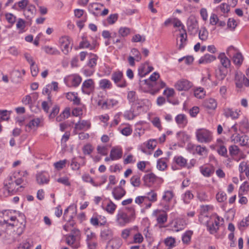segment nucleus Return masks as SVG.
I'll list each match as a JSON object with an SVG mask.
<instances>
[{"label": "nucleus", "mask_w": 249, "mask_h": 249, "mask_svg": "<svg viewBox=\"0 0 249 249\" xmlns=\"http://www.w3.org/2000/svg\"><path fill=\"white\" fill-rule=\"evenodd\" d=\"M135 217V209L130 207L119 210L116 216V221L119 226L124 227L134 220Z\"/></svg>", "instance_id": "nucleus-1"}, {"label": "nucleus", "mask_w": 249, "mask_h": 249, "mask_svg": "<svg viewBox=\"0 0 249 249\" xmlns=\"http://www.w3.org/2000/svg\"><path fill=\"white\" fill-rule=\"evenodd\" d=\"M23 179L21 178H17L15 173L9 175L5 179L4 184L7 186L12 194H15L18 191V187L23 182Z\"/></svg>", "instance_id": "nucleus-2"}, {"label": "nucleus", "mask_w": 249, "mask_h": 249, "mask_svg": "<svg viewBox=\"0 0 249 249\" xmlns=\"http://www.w3.org/2000/svg\"><path fill=\"white\" fill-rule=\"evenodd\" d=\"M142 180L144 185L148 187L160 186L163 182L161 178L156 176L153 173L144 175L142 177Z\"/></svg>", "instance_id": "nucleus-3"}, {"label": "nucleus", "mask_w": 249, "mask_h": 249, "mask_svg": "<svg viewBox=\"0 0 249 249\" xmlns=\"http://www.w3.org/2000/svg\"><path fill=\"white\" fill-rule=\"evenodd\" d=\"M174 196L172 191L166 190L164 191L159 206L163 209V212L169 211L171 208V202Z\"/></svg>", "instance_id": "nucleus-4"}, {"label": "nucleus", "mask_w": 249, "mask_h": 249, "mask_svg": "<svg viewBox=\"0 0 249 249\" xmlns=\"http://www.w3.org/2000/svg\"><path fill=\"white\" fill-rule=\"evenodd\" d=\"M196 136L197 141L200 143H210L212 141L213 138L212 133L204 128L196 130Z\"/></svg>", "instance_id": "nucleus-5"}, {"label": "nucleus", "mask_w": 249, "mask_h": 249, "mask_svg": "<svg viewBox=\"0 0 249 249\" xmlns=\"http://www.w3.org/2000/svg\"><path fill=\"white\" fill-rule=\"evenodd\" d=\"M223 218L217 215L211 216L207 222V229L211 234H214L218 231L220 227V221H222Z\"/></svg>", "instance_id": "nucleus-6"}, {"label": "nucleus", "mask_w": 249, "mask_h": 249, "mask_svg": "<svg viewBox=\"0 0 249 249\" xmlns=\"http://www.w3.org/2000/svg\"><path fill=\"white\" fill-rule=\"evenodd\" d=\"M73 234L71 233L66 235V242L72 248L77 249L80 247L79 239L80 231L78 230L73 231Z\"/></svg>", "instance_id": "nucleus-7"}, {"label": "nucleus", "mask_w": 249, "mask_h": 249, "mask_svg": "<svg viewBox=\"0 0 249 249\" xmlns=\"http://www.w3.org/2000/svg\"><path fill=\"white\" fill-rule=\"evenodd\" d=\"M111 79L116 86L119 88H124L127 86V83L122 71L118 70L114 71L111 75Z\"/></svg>", "instance_id": "nucleus-8"}, {"label": "nucleus", "mask_w": 249, "mask_h": 249, "mask_svg": "<svg viewBox=\"0 0 249 249\" xmlns=\"http://www.w3.org/2000/svg\"><path fill=\"white\" fill-rule=\"evenodd\" d=\"M59 46L61 51L65 54H67L71 51L72 44L71 43V40L68 36H63L59 38Z\"/></svg>", "instance_id": "nucleus-9"}, {"label": "nucleus", "mask_w": 249, "mask_h": 249, "mask_svg": "<svg viewBox=\"0 0 249 249\" xmlns=\"http://www.w3.org/2000/svg\"><path fill=\"white\" fill-rule=\"evenodd\" d=\"M187 150L193 154H198L200 156H206L208 154V150L205 146L200 145H196L189 143L187 145Z\"/></svg>", "instance_id": "nucleus-10"}, {"label": "nucleus", "mask_w": 249, "mask_h": 249, "mask_svg": "<svg viewBox=\"0 0 249 249\" xmlns=\"http://www.w3.org/2000/svg\"><path fill=\"white\" fill-rule=\"evenodd\" d=\"M145 84L149 86L151 89L149 90V92L152 95H155L157 93L160 89L166 86V84L163 81L160 80L156 81L153 83H149L148 80L145 79L143 80Z\"/></svg>", "instance_id": "nucleus-11"}, {"label": "nucleus", "mask_w": 249, "mask_h": 249, "mask_svg": "<svg viewBox=\"0 0 249 249\" xmlns=\"http://www.w3.org/2000/svg\"><path fill=\"white\" fill-rule=\"evenodd\" d=\"M95 88L94 82L92 79L85 80L82 83L81 90L84 94L89 95L92 93Z\"/></svg>", "instance_id": "nucleus-12"}, {"label": "nucleus", "mask_w": 249, "mask_h": 249, "mask_svg": "<svg viewBox=\"0 0 249 249\" xmlns=\"http://www.w3.org/2000/svg\"><path fill=\"white\" fill-rule=\"evenodd\" d=\"M127 99L131 106L138 105L137 108H141L142 107V101L139 99L137 94L134 91H129L127 93Z\"/></svg>", "instance_id": "nucleus-13"}, {"label": "nucleus", "mask_w": 249, "mask_h": 249, "mask_svg": "<svg viewBox=\"0 0 249 249\" xmlns=\"http://www.w3.org/2000/svg\"><path fill=\"white\" fill-rule=\"evenodd\" d=\"M41 120L39 118H35L31 120L25 124V131L30 132L31 130L36 131L41 125Z\"/></svg>", "instance_id": "nucleus-14"}, {"label": "nucleus", "mask_w": 249, "mask_h": 249, "mask_svg": "<svg viewBox=\"0 0 249 249\" xmlns=\"http://www.w3.org/2000/svg\"><path fill=\"white\" fill-rule=\"evenodd\" d=\"M188 32L191 34L195 35L198 29V22L195 17H190L187 22Z\"/></svg>", "instance_id": "nucleus-15"}, {"label": "nucleus", "mask_w": 249, "mask_h": 249, "mask_svg": "<svg viewBox=\"0 0 249 249\" xmlns=\"http://www.w3.org/2000/svg\"><path fill=\"white\" fill-rule=\"evenodd\" d=\"M192 86V83L185 79L178 80L175 84V87L179 91L188 90L191 88Z\"/></svg>", "instance_id": "nucleus-16"}, {"label": "nucleus", "mask_w": 249, "mask_h": 249, "mask_svg": "<svg viewBox=\"0 0 249 249\" xmlns=\"http://www.w3.org/2000/svg\"><path fill=\"white\" fill-rule=\"evenodd\" d=\"M239 110H233L232 108L225 107L223 109V115L226 118H231L232 120H235L239 118Z\"/></svg>", "instance_id": "nucleus-17"}, {"label": "nucleus", "mask_w": 249, "mask_h": 249, "mask_svg": "<svg viewBox=\"0 0 249 249\" xmlns=\"http://www.w3.org/2000/svg\"><path fill=\"white\" fill-rule=\"evenodd\" d=\"M25 225L20 224V226L16 224L14 227H11L14 229L12 233H9L11 236V239L13 240H17L23 233Z\"/></svg>", "instance_id": "nucleus-18"}, {"label": "nucleus", "mask_w": 249, "mask_h": 249, "mask_svg": "<svg viewBox=\"0 0 249 249\" xmlns=\"http://www.w3.org/2000/svg\"><path fill=\"white\" fill-rule=\"evenodd\" d=\"M36 181L39 185L47 184L50 181L49 174L45 171L38 172L36 175Z\"/></svg>", "instance_id": "nucleus-19"}, {"label": "nucleus", "mask_w": 249, "mask_h": 249, "mask_svg": "<svg viewBox=\"0 0 249 249\" xmlns=\"http://www.w3.org/2000/svg\"><path fill=\"white\" fill-rule=\"evenodd\" d=\"M138 230L137 226L124 229L122 231L121 236L125 241H127L129 237L133 235L134 231H137Z\"/></svg>", "instance_id": "nucleus-20"}, {"label": "nucleus", "mask_w": 249, "mask_h": 249, "mask_svg": "<svg viewBox=\"0 0 249 249\" xmlns=\"http://www.w3.org/2000/svg\"><path fill=\"white\" fill-rule=\"evenodd\" d=\"M102 36L104 38H111L112 39V42L114 44H116L119 43H121L122 44L124 43V40L122 39H120V38H118L116 39H115V37L117 36V33L113 32V33L111 34L107 30H104L102 32Z\"/></svg>", "instance_id": "nucleus-21"}, {"label": "nucleus", "mask_w": 249, "mask_h": 249, "mask_svg": "<svg viewBox=\"0 0 249 249\" xmlns=\"http://www.w3.org/2000/svg\"><path fill=\"white\" fill-rule=\"evenodd\" d=\"M201 174L205 177H211L214 172V168L210 165H204L199 167Z\"/></svg>", "instance_id": "nucleus-22"}, {"label": "nucleus", "mask_w": 249, "mask_h": 249, "mask_svg": "<svg viewBox=\"0 0 249 249\" xmlns=\"http://www.w3.org/2000/svg\"><path fill=\"white\" fill-rule=\"evenodd\" d=\"M122 245V241L119 238H114L108 241L106 249H119Z\"/></svg>", "instance_id": "nucleus-23"}, {"label": "nucleus", "mask_w": 249, "mask_h": 249, "mask_svg": "<svg viewBox=\"0 0 249 249\" xmlns=\"http://www.w3.org/2000/svg\"><path fill=\"white\" fill-rule=\"evenodd\" d=\"M123 154L122 149L119 147H113L111 149L110 153L111 160H115L120 159Z\"/></svg>", "instance_id": "nucleus-24"}, {"label": "nucleus", "mask_w": 249, "mask_h": 249, "mask_svg": "<svg viewBox=\"0 0 249 249\" xmlns=\"http://www.w3.org/2000/svg\"><path fill=\"white\" fill-rule=\"evenodd\" d=\"M175 121L180 128H184L188 123L186 116L184 114H179L175 117Z\"/></svg>", "instance_id": "nucleus-25"}, {"label": "nucleus", "mask_w": 249, "mask_h": 249, "mask_svg": "<svg viewBox=\"0 0 249 249\" xmlns=\"http://www.w3.org/2000/svg\"><path fill=\"white\" fill-rule=\"evenodd\" d=\"M91 124L89 121L81 120L78 121L75 124L74 128L76 130H87L90 128Z\"/></svg>", "instance_id": "nucleus-26"}, {"label": "nucleus", "mask_w": 249, "mask_h": 249, "mask_svg": "<svg viewBox=\"0 0 249 249\" xmlns=\"http://www.w3.org/2000/svg\"><path fill=\"white\" fill-rule=\"evenodd\" d=\"M125 191L121 187H115L113 189L112 194L115 199L120 200L125 195Z\"/></svg>", "instance_id": "nucleus-27"}, {"label": "nucleus", "mask_w": 249, "mask_h": 249, "mask_svg": "<svg viewBox=\"0 0 249 249\" xmlns=\"http://www.w3.org/2000/svg\"><path fill=\"white\" fill-rule=\"evenodd\" d=\"M96 44V41L90 44L86 37H83L82 40L79 43V48L80 49L89 48L90 50H93L95 48Z\"/></svg>", "instance_id": "nucleus-28"}, {"label": "nucleus", "mask_w": 249, "mask_h": 249, "mask_svg": "<svg viewBox=\"0 0 249 249\" xmlns=\"http://www.w3.org/2000/svg\"><path fill=\"white\" fill-rule=\"evenodd\" d=\"M167 154L168 156L167 157L160 158L157 160V167L159 170L164 171L166 169L167 167V162L169 160L170 153L168 152Z\"/></svg>", "instance_id": "nucleus-29"}, {"label": "nucleus", "mask_w": 249, "mask_h": 249, "mask_svg": "<svg viewBox=\"0 0 249 249\" xmlns=\"http://www.w3.org/2000/svg\"><path fill=\"white\" fill-rule=\"evenodd\" d=\"M217 58L220 60V64L224 68L227 69L230 67L231 64V61L226 56L224 53H220Z\"/></svg>", "instance_id": "nucleus-30"}, {"label": "nucleus", "mask_w": 249, "mask_h": 249, "mask_svg": "<svg viewBox=\"0 0 249 249\" xmlns=\"http://www.w3.org/2000/svg\"><path fill=\"white\" fill-rule=\"evenodd\" d=\"M239 173L245 174L247 177L249 176V162L247 161H241L238 166Z\"/></svg>", "instance_id": "nucleus-31"}, {"label": "nucleus", "mask_w": 249, "mask_h": 249, "mask_svg": "<svg viewBox=\"0 0 249 249\" xmlns=\"http://www.w3.org/2000/svg\"><path fill=\"white\" fill-rule=\"evenodd\" d=\"M186 225V222L183 219H177L173 224V230L179 231L183 230Z\"/></svg>", "instance_id": "nucleus-32"}, {"label": "nucleus", "mask_w": 249, "mask_h": 249, "mask_svg": "<svg viewBox=\"0 0 249 249\" xmlns=\"http://www.w3.org/2000/svg\"><path fill=\"white\" fill-rule=\"evenodd\" d=\"M177 138L179 142L181 144H184L186 142H188L190 139V136L186 132L179 131L176 134Z\"/></svg>", "instance_id": "nucleus-33"}, {"label": "nucleus", "mask_w": 249, "mask_h": 249, "mask_svg": "<svg viewBox=\"0 0 249 249\" xmlns=\"http://www.w3.org/2000/svg\"><path fill=\"white\" fill-rule=\"evenodd\" d=\"M173 162L180 168H185L187 166V160L181 156H176L173 159Z\"/></svg>", "instance_id": "nucleus-34"}, {"label": "nucleus", "mask_w": 249, "mask_h": 249, "mask_svg": "<svg viewBox=\"0 0 249 249\" xmlns=\"http://www.w3.org/2000/svg\"><path fill=\"white\" fill-rule=\"evenodd\" d=\"M239 130L243 133L249 132V122L246 118H243L239 123Z\"/></svg>", "instance_id": "nucleus-35"}, {"label": "nucleus", "mask_w": 249, "mask_h": 249, "mask_svg": "<svg viewBox=\"0 0 249 249\" xmlns=\"http://www.w3.org/2000/svg\"><path fill=\"white\" fill-rule=\"evenodd\" d=\"M216 59V58L214 55L206 53L200 58L198 60V63L199 64H204L210 63L215 60Z\"/></svg>", "instance_id": "nucleus-36"}, {"label": "nucleus", "mask_w": 249, "mask_h": 249, "mask_svg": "<svg viewBox=\"0 0 249 249\" xmlns=\"http://www.w3.org/2000/svg\"><path fill=\"white\" fill-rule=\"evenodd\" d=\"M100 236L104 240L109 239L113 236V231L108 227H105L101 231Z\"/></svg>", "instance_id": "nucleus-37"}, {"label": "nucleus", "mask_w": 249, "mask_h": 249, "mask_svg": "<svg viewBox=\"0 0 249 249\" xmlns=\"http://www.w3.org/2000/svg\"><path fill=\"white\" fill-rule=\"evenodd\" d=\"M66 98L68 100L72 101L74 105H79L80 104L81 100L78 97L77 93L68 92L66 94Z\"/></svg>", "instance_id": "nucleus-38"}, {"label": "nucleus", "mask_w": 249, "mask_h": 249, "mask_svg": "<svg viewBox=\"0 0 249 249\" xmlns=\"http://www.w3.org/2000/svg\"><path fill=\"white\" fill-rule=\"evenodd\" d=\"M101 215H98L96 214H94L90 219V224L94 226H97L99 225L101 226L104 225L107 222L106 220L104 217L103 221L102 222H99V219L101 218Z\"/></svg>", "instance_id": "nucleus-39"}, {"label": "nucleus", "mask_w": 249, "mask_h": 249, "mask_svg": "<svg viewBox=\"0 0 249 249\" xmlns=\"http://www.w3.org/2000/svg\"><path fill=\"white\" fill-rule=\"evenodd\" d=\"M35 12V6L33 5H29L24 10V15L27 18L30 19L34 17Z\"/></svg>", "instance_id": "nucleus-40"}, {"label": "nucleus", "mask_w": 249, "mask_h": 249, "mask_svg": "<svg viewBox=\"0 0 249 249\" xmlns=\"http://www.w3.org/2000/svg\"><path fill=\"white\" fill-rule=\"evenodd\" d=\"M98 58V56L96 54L90 53L86 65L90 67L91 68L95 70V69L97 65V61Z\"/></svg>", "instance_id": "nucleus-41"}, {"label": "nucleus", "mask_w": 249, "mask_h": 249, "mask_svg": "<svg viewBox=\"0 0 249 249\" xmlns=\"http://www.w3.org/2000/svg\"><path fill=\"white\" fill-rule=\"evenodd\" d=\"M68 80L71 82V85L73 87H78L82 81V78L78 75L74 74L70 76Z\"/></svg>", "instance_id": "nucleus-42"}, {"label": "nucleus", "mask_w": 249, "mask_h": 249, "mask_svg": "<svg viewBox=\"0 0 249 249\" xmlns=\"http://www.w3.org/2000/svg\"><path fill=\"white\" fill-rule=\"evenodd\" d=\"M42 50L48 54L50 55H59L60 53V51L55 47L45 46L42 48Z\"/></svg>", "instance_id": "nucleus-43"}, {"label": "nucleus", "mask_w": 249, "mask_h": 249, "mask_svg": "<svg viewBox=\"0 0 249 249\" xmlns=\"http://www.w3.org/2000/svg\"><path fill=\"white\" fill-rule=\"evenodd\" d=\"M229 151L230 156L232 158V160H236L237 161H238L239 159L236 160L234 158V157L236 156H237L239 152H240V149L238 146L236 145H231L229 147Z\"/></svg>", "instance_id": "nucleus-44"}, {"label": "nucleus", "mask_w": 249, "mask_h": 249, "mask_svg": "<svg viewBox=\"0 0 249 249\" xmlns=\"http://www.w3.org/2000/svg\"><path fill=\"white\" fill-rule=\"evenodd\" d=\"M194 198V195L190 190L186 191L181 196V198L185 204H189Z\"/></svg>", "instance_id": "nucleus-45"}, {"label": "nucleus", "mask_w": 249, "mask_h": 249, "mask_svg": "<svg viewBox=\"0 0 249 249\" xmlns=\"http://www.w3.org/2000/svg\"><path fill=\"white\" fill-rule=\"evenodd\" d=\"M204 106L208 109H215L217 107V102L215 99L209 98L205 100Z\"/></svg>", "instance_id": "nucleus-46"}, {"label": "nucleus", "mask_w": 249, "mask_h": 249, "mask_svg": "<svg viewBox=\"0 0 249 249\" xmlns=\"http://www.w3.org/2000/svg\"><path fill=\"white\" fill-rule=\"evenodd\" d=\"M99 87L103 89H111L112 87L111 82L107 79H103L99 82Z\"/></svg>", "instance_id": "nucleus-47"}, {"label": "nucleus", "mask_w": 249, "mask_h": 249, "mask_svg": "<svg viewBox=\"0 0 249 249\" xmlns=\"http://www.w3.org/2000/svg\"><path fill=\"white\" fill-rule=\"evenodd\" d=\"M164 243L167 249H172L176 246V239L172 236L167 237L164 240Z\"/></svg>", "instance_id": "nucleus-48"}, {"label": "nucleus", "mask_w": 249, "mask_h": 249, "mask_svg": "<svg viewBox=\"0 0 249 249\" xmlns=\"http://www.w3.org/2000/svg\"><path fill=\"white\" fill-rule=\"evenodd\" d=\"M249 190V185L247 181H244L240 186L238 191V196L247 194Z\"/></svg>", "instance_id": "nucleus-49"}, {"label": "nucleus", "mask_w": 249, "mask_h": 249, "mask_svg": "<svg viewBox=\"0 0 249 249\" xmlns=\"http://www.w3.org/2000/svg\"><path fill=\"white\" fill-rule=\"evenodd\" d=\"M130 183L135 187H139L141 183L140 175L136 174L133 175L130 178Z\"/></svg>", "instance_id": "nucleus-50"}, {"label": "nucleus", "mask_w": 249, "mask_h": 249, "mask_svg": "<svg viewBox=\"0 0 249 249\" xmlns=\"http://www.w3.org/2000/svg\"><path fill=\"white\" fill-rule=\"evenodd\" d=\"M146 199L151 202H155L157 200V193L154 190H151L147 193L145 196Z\"/></svg>", "instance_id": "nucleus-51"}, {"label": "nucleus", "mask_w": 249, "mask_h": 249, "mask_svg": "<svg viewBox=\"0 0 249 249\" xmlns=\"http://www.w3.org/2000/svg\"><path fill=\"white\" fill-rule=\"evenodd\" d=\"M130 33V29L126 27H121L118 30V38L125 37Z\"/></svg>", "instance_id": "nucleus-52"}, {"label": "nucleus", "mask_w": 249, "mask_h": 249, "mask_svg": "<svg viewBox=\"0 0 249 249\" xmlns=\"http://www.w3.org/2000/svg\"><path fill=\"white\" fill-rule=\"evenodd\" d=\"M133 241L131 242L132 243H138L140 244L142 242L143 240V237L142 234L137 231H134L133 234Z\"/></svg>", "instance_id": "nucleus-53"}, {"label": "nucleus", "mask_w": 249, "mask_h": 249, "mask_svg": "<svg viewBox=\"0 0 249 249\" xmlns=\"http://www.w3.org/2000/svg\"><path fill=\"white\" fill-rule=\"evenodd\" d=\"M243 61V57L240 53H236L233 55V62L236 65L240 66Z\"/></svg>", "instance_id": "nucleus-54"}, {"label": "nucleus", "mask_w": 249, "mask_h": 249, "mask_svg": "<svg viewBox=\"0 0 249 249\" xmlns=\"http://www.w3.org/2000/svg\"><path fill=\"white\" fill-rule=\"evenodd\" d=\"M72 211L74 212L75 211L74 208L72 206H70L67 209L64 210V215H63V219L67 221L70 222L71 220L73 218V215H68V213L69 211Z\"/></svg>", "instance_id": "nucleus-55"}, {"label": "nucleus", "mask_w": 249, "mask_h": 249, "mask_svg": "<svg viewBox=\"0 0 249 249\" xmlns=\"http://www.w3.org/2000/svg\"><path fill=\"white\" fill-rule=\"evenodd\" d=\"M249 226V216L246 217L237 224L240 231H243L244 228Z\"/></svg>", "instance_id": "nucleus-56"}, {"label": "nucleus", "mask_w": 249, "mask_h": 249, "mask_svg": "<svg viewBox=\"0 0 249 249\" xmlns=\"http://www.w3.org/2000/svg\"><path fill=\"white\" fill-rule=\"evenodd\" d=\"M193 232L192 231H187L182 234V241L183 243H188L191 239Z\"/></svg>", "instance_id": "nucleus-57"}, {"label": "nucleus", "mask_w": 249, "mask_h": 249, "mask_svg": "<svg viewBox=\"0 0 249 249\" xmlns=\"http://www.w3.org/2000/svg\"><path fill=\"white\" fill-rule=\"evenodd\" d=\"M117 206L111 200H109L107 204L105 210L110 214H113Z\"/></svg>", "instance_id": "nucleus-58"}, {"label": "nucleus", "mask_w": 249, "mask_h": 249, "mask_svg": "<svg viewBox=\"0 0 249 249\" xmlns=\"http://www.w3.org/2000/svg\"><path fill=\"white\" fill-rule=\"evenodd\" d=\"M95 71V70L86 65L81 70L82 72L86 76H90L94 73Z\"/></svg>", "instance_id": "nucleus-59"}, {"label": "nucleus", "mask_w": 249, "mask_h": 249, "mask_svg": "<svg viewBox=\"0 0 249 249\" xmlns=\"http://www.w3.org/2000/svg\"><path fill=\"white\" fill-rule=\"evenodd\" d=\"M136 116L137 115L134 113V110L132 108L129 110L125 111L124 114V119L128 120L134 119Z\"/></svg>", "instance_id": "nucleus-60"}, {"label": "nucleus", "mask_w": 249, "mask_h": 249, "mask_svg": "<svg viewBox=\"0 0 249 249\" xmlns=\"http://www.w3.org/2000/svg\"><path fill=\"white\" fill-rule=\"evenodd\" d=\"M194 95L198 99L203 98L205 95V91L202 88H198L194 91Z\"/></svg>", "instance_id": "nucleus-61"}, {"label": "nucleus", "mask_w": 249, "mask_h": 249, "mask_svg": "<svg viewBox=\"0 0 249 249\" xmlns=\"http://www.w3.org/2000/svg\"><path fill=\"white\" fill-rule=\"evenodd\" d=\"M197 198L201 202H207L209 200V197L204 191H200L197 193Z\"/></svg>", "instance_id": "nucleus-62"}, {"label": "nucleus", "mask_w": 249, "mask_h": 249, "mask_svg": "<svg viewBox=\"0 0 249 249\" xmlns=\"http://www.w3.org/2000/svg\"><path fill=\"white\" fill-rule=\"evenodd\" d=\"M16 216H11L10 219L4 220V222L5 224H6L7 227H14L16 224H18V222L16 221Z\"/></svg>", "instance_id": "nucleus-63"}, {"label": "nucleus", "mask_w": 249, "mask_h": 249, "mask_svg": "<svg viewBox=\"0 0 249 249\" xmlns=\"http://www.w3.org/2000/svg\"><path fill=\"white\" fill-rule=\"evenodd\" d=\"M208 36V32L205 28H202L199 32V38L200 39L205 41Z\"/></svg>", "instance_id": "nucleus-64"}]
</instances>
